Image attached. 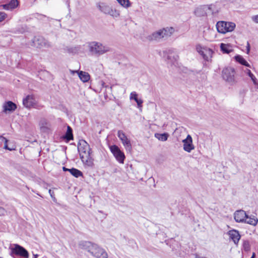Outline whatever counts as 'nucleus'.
<instances>
[{
	"label": "nucleus",
	"mask_w": 258,
	"mask_h": 258,
	"mask_svg": "<svg viewBox=\"0 0 258 258\" xmlns=\"http://www.w3.org/2000/svg\"><path fill=\"white\" fill-rule=\"evenodd\" d=\"M19 5L17 0H11L8 4L2 5L1 6L3 9L7 10H13L16 8Z\"/></svg>",
	"instance_id": "18"
},
{
	"label": "nucleus",
	"mask_w": 258,
	"mask_h": 258,
	"mask_svg": "<svg viewBox=\"0 0 258 258\" xmlns=\"http://www.w3.org/2000/svg\"><path fill=\"white\" fill-rule=\"evenodd\" d=\"M79 246L96 258H108V254L105 249L96 243L89 241H81L79 243Z\"/></svg>",
	"instance_id": "2"
},
{
	"label": "nucleus",
	"mask_w": 258,
	"mask_h": 258,
	"mask_svg": "<svg viewBox=\"0 0 258 258\" xmlns=\"http://www.w3.org/2000/svg\"><path fill=\"white\" fill-rule=\"evenodd\" d=\"M14 247L12 248L13 253L25 258H28L29 253L25 248L18 244H14Z\"/></svg>",
	"instance_id": "11"
},
{
	"label": "nucleus",
	"mask_w": 258,
	"mask_h": 258,
	"mask_svg": "<svg viewBox=\"0 0 258 258\" xmlns=\"http://www.w3.org/2000/svg\"><path fill=\"white\" fill-rule=\"evenodd\" d=\"M33 45L37 48L50 47L49 42L41 36L35 37L33 41Z\"/></svg>",
	"instance_id": "10"
},
{
	"label": "nucleus",
	"mask_w": 258,
	"mask_h": 258,
	"mask_svg": "<svg viewBox=\"0 0 258 258\" xmlns=\"http://www.w3.org/2000/svg\"><path fill=\"white\" fill-rule=\"evenodd\" d=\"M244 72L245 74H246L250 78V79L252 81L254 85H258L256 78L251 73V71L249 69H246V70H245L244 71Z\"/></svg>",
	"instance_id": "26"
},
{
	"label": "nucleus",
	"mask_w": 258,
	"mask_h": 258,
	"mask_svg": "<svg viewBox=\"0 0 258 258\" xmlns=\"http://www.w3.org/2000/svg\"><path fill=\"white\" fill-rule=\"evenodd\" d=\"M234 219L237 222H242V210H237L235 212Z\"/></svg>",
	"instance_id": "27"
},
{
	"label": "nucleus",
	"mask_w": 258,
	"mask_h": 258,
	"mask_svg": "<svg viewBox=\"0 0 258 258\" xmlns=\"http://www.w3.org/2000/svg\"><path fill=\"white\" fill-rule=\"evenodd\" d=\"M246 53L247 54H248L249 52V51H250V44L248 42H247V45H246Z\"/></svg>",
	"instance_id": "40"
},
{
	"label": "nucleus",
	"mask_w": 258,
	"mask_h": 258,
	"mask_svg": "<svg viewBox=\"0 0 258 258\" xmlns=\"http://www.w3.org/2000/svg\"><path fill=\"white\" fill-rule=\"evenodd\" d=\"M234 58L236 62H238L240 64H242V56L241 55H235Z\"/></svg>",
	"instance_id": "35"
},
{
	"label": "nucleus",
	"mask_w": 258,
	"mask_h": 258,
	"mask_svg": "<svg viewBox=\"0 0 258 258\" xmlns=\"http://www.w3.org/2000/svg\"><path fill=\"white\" fill-rule=\"evenodd\" d=\"M109 148L116 160L120 163L123 164L125 158L123 152L120 150L117 146L115 145L110 146Z\"/></svg>",
	"instance_id": "9"
},
{
	"label": "nucleus",
	"mask_w": 258,
	"mask_h": 258,
	"mask_svg": "<svg viewBox=\"0 0 258 258\" xmlns=\"http://www.w3.org/2000/svg\"><path fill=\"white\" fill-rule=\"evenodd\" d=\"M235 28V24L232 22L219 21L216 24V28L219 33L225 34L231 32Z\"/></svg>",
	"instance_id": "5"
},
{
	"label": "nucleus",
	"mask_w": 258,
	"mask_h": 258,
	"mask_svg": "<svg viewBox=\"0 0 258 258\" xmlns=\"http://www.w3.org/2000/svg\"><path fill=\"white\" fill-rule=\"evenodd\" d=\"M70 169H68V168H66V167H63V171H69V170H70Z\"/></svg>",
	"instance_id": "42"
},
{
	"label": "nucleus",
	"mask_w": 258,
	"mask_h": 258,
	"mask_svg": "<svg viewBox=\"0 0 258 258\" xmlns=\"http://www.w3.org/2000/svg\"><path fill=\"white\" fill-rule=\"evenodd\" d=\"M244 214V217L243 218V222L250 225L255 226L258 222V219L253 215L249 216L245 211L243 210Z\"/></svg>",
	"instance_id": "14"
},
{
	"label": "nucleus",
	"mask_w": 258,
	"mask_h": 258,
	"mask_svg": "<svg viewBox=\"0 0 258 258\" xmlns=\"http://www.w3.org/2000/svg\"><path fill=\"white\" fill-rule=\"evenodd\" d=\"M49 193L51 196V197L53 199H55V197H54V192L53 191H52V190L51 189H49Z\"/></svg>",
	"instance_id": "41"
},
{
	"label": "nucleus",
	"mask_w": 258,
	"mask_h": 258,
	"mask_svg": "<svg viewBox=\"0 0 258 258\" xmlns=\"http://www.w3.org/2000/svg\"><path fill=\"white\" fill-rule=\"evenodd\" d=\"M34 258H36V257H34Z\"/></svg>",
	"instance_id": "45"
},
{
	"label": "nucleus",
	"mask_w": 258,
	"mask_h": 258,
	"mask_svg": "<svg viewBox=\"0 0 258 258\" xmlns=\"http://www.w3.org/2000/svg\"><path fill=\"white\" fill-rule=\"evenodd\" d=\"M169 135L167 133H163V134H159L156 133L155 134V137L158 139L159 140L161 141H166L167 140Z\"/></svg>",
	"instance_id": "23"
},
{
	"label": "nucleus",
	"mask_w": 258,
	"mask_h": 258,
	"mask_svg": "<svg viewBox=\"0 0 258 258\" xmlns=\"http://www.w3.org/2000/svg\"><path fill=\"white\" fill-rule=\"evenodd\" d=\"M97 7L101 12L107 15L109 13V11L111 8V7L105 3L99 4Z\"/></svg>",
	"instance_id": "19"
},
{
	"label": "nucleus",
	"mask_w": 258,
	"mask_h": 258,
	"mask_svg": "<svg viewBox=\"0 0 258 258\" xmlns=\"http://www.w3.org/2000/svg\"><path fill=\"white\" fill-rule=\"evenodd\" d=\"M78 149L84 164L87 167H92L94 166V159L89 145L85 140H81L79 143Z\"/></svg>",
	"instance_id": "1"
},
{
	"label": "nucleus",
	"mask_w": 258,
	"mask_h": 258,
	"mask_svg": "<svg viewBox=\"0 0 258 258\" xmlns=\"http://www.w3.org/2000/svg\"><path fill=\"white\" fill-rule=\"evenodd\" d=\"M35 17L39 20H41L43 21H45L46 19H47V20L48 21H49L50 19V18H49V17H47L46 16L44 15H42L38 13L35 14Z\"/></svg>",
	"instance_id": "31"
},
{
	"label": "nucleus",
	"mask_w": 258,
	"mask_h": 258,
	"mask_svg": "<svg viewBox=\"0 0 258 258\" xmlns=\"http://www.w3.org/2000/svg\"><path fill=\"white\" fill-rule=\"evenodd\" d=\"M207 8H208L209 9H210V7H208L207 6H204L203 8H198L196 9V10L195 11V13L198 15V16H200V15H204V14H205L206 13H202L201 14H200V12L203 9H206Z\"/></svg>",
	"instance_id": "32"
},
{
	"label": "nucleus",
	"mask_w": 258,
	"mask_h": 258,
	"mask_svg": "<svg viewBox=\"0 0 258 258\" xmlns=\"http://www.w3.org/2000/svg\"><path fill=\"white\" fill-rule=\"evenodd\" d=\"M221 50L224 53H229L232 51L231 46L229 44L221 43Z\"/></svg>",
	"instance_id": "22"
},
{
	"label": "nucleus",
	"mask_w": 258,
	"mask_h": 258,
	"mask_svg": "<svg viewBox=\"0 0 258 258\" xmlns=\"http://www.w3.org/2000/svg\"><path fill=\"white\" fill-rule=\"evenodd\" d=\"M255 254L254 252H253L252 255L250 258H255Z\"/></svg>",
	"instance_id": "43"
},
{
	"label": "nucleus",
	"mask_w": 258,
	"mask_h": 258,
	"mask_svg": "<svg viewBox=\"0 0 258 258\" xmlns=\"http://www.w3.org/2000/svg\"><path fill=\"white\" fill-rule=\"evenodd\" d=\"M223 79L229 83H234L236 81V72L234 68L227 67H225L222 72Z\"/></svg>",
	"instance_id": "4"
},
{
	"label": "nucleus",
	"mask_w": 258,
	"mask_h": 258,
	"mask_svg": "<svg viewBox=\"0 0 258 258\" xmlns=\"http://www.w3.org/2000/svg\"><path fill=\"white\" fill-rule=\"evenodd\" d=\"M4 112H13L17 108V105L11 101H8L5 103L3 105Z\"/></svg>",
	"instance_id": "17"
},
{
	"label": "nucleus",
	"mask_w": 258,
	"mask_h": 258,
	"mask_svg": "<svg viewBox=\"0 0 258 258\" xmlns=\"http://www.w3.org/2000/svg\"><path fill=\"white\" fill-rule=\"evenodd\" d=\"M227 234L229 236V238L231 239L235 244H237L241 237L239 232L236 230L233 229L229 230Z\"/></svg>",
	"instance_id": "16"
},
{
	"label": "nucleus",
	"mask_w": 258,
	"mask_h": 258,
	"mask_svg": "<svg viewBox=\"0 0 258 258\" xmlns=\"http://www.w3.org/2000/svg\"><path fill=\"white\" fill-rule=\"evenodd\" d=\"M108 15H109L113 17L117 18L119 16L120 13L118 11L115 9H113L111 8L109 11V13Z\"/></svg>",
	"instance_id": "30"
},
{
	"label": "nucleus",
	"mask_w": 258,
	"mask_h": 258,
	"mask_svg": "<svg viewBox=\"0 0 258 258\" xmlns=\"http://www.w3.org/2000/svg\"><path fill=\"white\" fill-rule=\"evenodd\" d=\"M75 72L78 73L80 79L83 82H87L90 80V76L88 73L83 71H80L79 72L75 71Z\"/></svg>",
	"instance_id": "20"
},
{
	"label": "nucleus",
	"mask_w": 258,
	"mask_h": 258,
	"mask_svg": "<svg viewBox=\"0 0 258 258\" xmlns=\"http://www.w3.org/2000/svg\"><path fill=\"white\" fill-rule=\"evenodd\" d=\"M88 47L89 51L93 54L97 55H101L110 51V48L109 46L96 41L90 42Z\"/></svg>",
	"instance_id": "3"
},
{
	"label": "nucleus",
	"mask_w": 258,
	"mask_h": 258,
	"mask_svg": "<svg viewBox=\"0 0 258 258\" xmlns=\"http://www.w3.org/2000/svg\"><path fill=\"white\" fill-rule=\"evenodd\" d=\"M117 136L121 140L122 144L126 150H130L132 149V145L130 140L127 138L125 134L122 131H118Z\"/></svg>",
	"instance_id": "12"
},
{
	"label": "nucleus",
	"mask_w": 258,
	"mask_h": 258,
	"mask_svg": "<svg viewBox=\"0 0 258 258\" xmlns=\"http://www.w3.org/2000/svg\"><path fill=\"white\" fill-rule=\"evenodd\" d=\"M80 49V47L79 46L70 48L68 49V51L70 53H77L78 52Z\"/></svg>",
	"instance_id": "34"
},
{
	"label": "nucleus",
	"mask_w": 258,
	"mask_h": 258,
	"mask_svg": "<svg viewBox=\"0 0 258 258\" xmlns=\"http://www.w3.org/2000/svg\"><path fill=\"white\" fill-rule=\"evenodd\" d=\"M196 49L205 60L209 61L211 60L213 53L212 49L198 44L196 46Z\"/></svg>",
	"instance_id": "8"
},
{
	"label": "nucleus",
	"mask_w": 258,
	"mask_h": 258,
	"mask_svg": "<svg viewBox=\"0 0 258 258\" xmlns=\"http://www.w3.org/2000/svg\"><path fill=\"white\" fill-rule=\"evenodd\" d=\"M0 140L2 142H4L5 145H4V148L5 149L8 150L9 151H12L13 150H14V149L11 148L8 146V140L6 138L3 137L2 136H0Z\"/></svg>",
	"instance_id": "28"
},
{
	"label": "nucleus",
	"mask_w": 258,
	"mask_h": 258,
	"mask_svg": "<svg viewBox=\"0 0 258 258\" xmlns=\"http://www.w3.org/2000/svg\"><path fill=\"white\" fill-rule=\"evenodd\" d=\"M64 138L68 141L73 139V130L70 126L67 127V131L65 134Z\"/></svg>",
	"instance_id": "24"
},
{
	"label": "nucleus",
	"mask_w": 258,
	"mask_h": 258,
	"mask_svg": "<svg viewBox=\"0 0 258 258\" xmlns=\"http://www.w3.org/2000/svg\"><path fill=\"white\" fill-rule=\"evenodd\" d=\"M7 15L4 12H0V22L3 21L6 18Z\"/></svg>",
	"instance_id": "36"
},
{
	"label": "nucleus",
	"mask_w": 258,
	"mask_h": 258,
	"mask_svg": "<svg viewBox=\"0 0 258 258\" xmlns=\"http://www.w3.org/2000/svg\"><path fill=\"white\" fill-rule=\"evenodd\" d=\"M171 33H169L166 29H163L153 32L147 37L150 41H159L163 38H167L170 36Z\"/></svg>",
	"instance_id": "7"
},
{
	"label": "nucleus",
	"mask_w": 258,
	"mask_h": 258,
	"mask_svg": "<svg viewBox=\"0 0 258 258\" xmlns=\"http://www.w3.org/2000/svg\"><path fill=\"white\" fill-rule=\"evenodd\" d=\"M23 104L25 107L30 108L33 107L36 104V102L33 95H28L23 99Z\"/></svg>",
	"instance_id": "15"
},
{
	"label": "nucleus",
	"mask_w": 258,
	"mask_h": 258,
	"mask_svg": "<svg viewBox=\"0 0 258 258\" xmlns=\"http://www.w3.org/2000/svg\"><path fill=\"white\" fill-rule=\"evenodd\" d=\"M6 214V211L5 210V209L2 207H0V216H5Z\"/></svg>",
	"instance_id": "37"
},
{
	"label": "nucleus",
	"mask_w": 258,
	"mask_h": 258,
	"mask_svg": "<svg viewBox=\"0 0 258 258\" xmlns=\"http://www.w3.org/2000/svg\"><path fill=\"white\" fill-rule=\"evenodd\" d=\"M183 150L187 152H190L195 147L192 144V139L190 135H188L186 138L183 140Z\"/></svg>",
	"instance_id": "13"
},
{
	"label": "nucleus",
	"mask_w": 258,
	"mask_h": 258,
	"mask_svg": "<svg viewBox=\"0 0 258 258\" xmlns=\"http://www.w3.org/2000/svg\"><path fill=\"white\" fill-rule=\"evenodd\" d=\"M118 3L124 8H128L130 6L129 0H116Z\"/></svg>",
	"instance_id": "29"
},
{
	"label": "nucleus",
	"mask_w": 258,
	"mask_h": 258,
	"mask_svg": "<svg viewBox=\"0 0 258 258\" xmlns=\"http://www.w3.org/2000/svg\"><path fill=\"white\" fill-rule=\"evenodd\" d=\"M243 248L245 251H248L250 250V245L248 241H244L243 242Z\"/></svg>",
	"instance_id": "33"
},
{
	"label": "nucleus",
	"mask_w": 258,
	"mask_h": 258,
	"mask_svg": "<svg viewBox=\"0 0 258 258\" xmlns=\"http://www.w3.org/2000/svg\"><path fill=\"white\" fill-rule=\"evenodd\" d=\"M252 20L256 23H258V15L253 16L252 17Z\"/></svg>",
	"instance_id": "38"
},
{
	"label": "nucleus",
	"mask_w": 258,
	"mask_h": 258,
	"mask_svg": "<svg viewBox=\"0 0 258 258\" xmlns=\"http://www.w3.org/2000/svg\"><path fill=\"white\" fill-rule=\"evenodd\" d=\"M34 257H36L38 256V254H35V255H34Z\"/></svg>",
	"instance_id": "44"
},
{
	"label": "nucleus",
	"mask_w": 258,
	"mask_h": 258,
	"mask_svg": "<svg viewBox=\"0 0 258 258\" xmlns=\"http://www.w3.org/2000/svg\"><path fill=\"white\" fill-rule=\"evenodd\" d=\"M130 99L134 100L137 103L138 107L142 106L143 101L141 99H139L138 98V94L136 92H133L131 93Z\"/></svg>",
	"instance_id": "21"
},
{
	"label": "nucleus",
	"mask_w": 258,
	"mask_h": 258,
	"mask_svg": "<svg viewBox=\"0 0 258 258\" xmlns=\"http://www.w3.org/2000/svg\"><path fill=\"white\" fill-rule=\"evenodd\" d=\"M243 66H245L247 67H250L249 64L243 58Z\"/></svg>",
	"instance_id": "39"
},
{
	"label": "nucleus",
	"mask_w": 258,
	"mask_h": 258,
	"mask_svg": "<svg viewBox=\"0 0 258 258\" xmlns=\"http://www.w3.org/2000/svg\"><path fill=\"white\" fill-rule=\"evenodd\" d=\"M164 57L166 59L167 63L172 66H176L178 55L172 49H169L163 51Z\"/></svg>",
	"instance_id": "6"
},
{
	"label": "nucleus",
	"mask_w": 258,
	"mask_h": 258,
	"mask_svg": "<svg viewBox=\"0 0 258 258\" xmlns=\"http://www.w3.org/2000/svg\"><path fill=\"white\" fill-rule=\"evenodd\" d=\"M69 172L72 175L77 178L83 175L82 172L76 168H72L69 170Z\"/></svg>",
	"instance_id": "25"
}]
</instances>
